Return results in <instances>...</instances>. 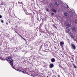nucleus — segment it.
Masks as SVG:
<instances>
[{"instance_id":"obj_1","label":"nucleus","mask_w":77,"mask_h":77,"mask_svg":"<svg viewBox=\"0 0 77 77\" xmlns=\"http://www.w3.org/2000/svg\"><path fill=\"white\" fill-rule=\"evenodd\" d=\"M10 63L12 68H13L14 69V66H13V62H12V60H11L10 61Z\"/></svg>"},{"instance_id":"obj_2","label":"nucleus","mask_w":77,"mask_h":77,"mask_svg":"<svg viewBox=\"0 0 77 77\" xmlns=\"http://www.w3.org/2000/svg\"><path fill=\"white\" fill-rule=\"evenodd\" d=\"M11 57H7L6 59V60L7 61H10V60H11Z\"/></svg>"},{"instance_id":"obj_3","label":"nucleus","mask_w":77,"mask_h":77,"mask_svg":"<svg viewBox=\"0 0 77 77\" xmlns=\"http://www.w3.org/2000/svg\"><path fill=\"white\" fill-rule=\"evenodd\" d=\"M72 45L73 47V48L74 50H75V48H76V47H75V46L73 44Z\"/></svg>"},{"instance_id":"obj_4","label":"nucleus","mask_w":77,"mask_h":77,"mask_svg":"<svg viewBox=\"0 0 77 77\" xmlns=\"http://www.w3.org/2000/svg\"><path fill=\"white\" fill-rule=\"evenodd\" d=\"M55 61V59L54 58H53L51 59V61L52 62H54Z\"/></svg>"},{"instance_id":"obj_5","label":"nucleus","mask_w":77,"mask_h":77,"mask_svg":"<svg viewBox=\"0 0 77 77\" xmlns=\"http://www.w3.org/2000/svg\"><path fill=\"white\" fill-rule=\"evenodd\" d=\"M50 66V68H53L54 67V65L53 64H51Z\"/></svg>"},{"instance_id":"obj_6","label":"nucleus","mask_w":77,"mask_h":77,"mask_svg":"<svg viewBox=\"0 0 77 77\" xmlns=\"http://www.w3.org/2000/svg\"><path fill=\"white\" fill-rule=\"evenodd\" d=\"M50 7L51 8H53V4L50 3Z\"/></svg>"},{"instance_id":"obj_7","label":"nucleus","mask_w":77,"mask_h":77,"mask_svg":"<svg viewBox=\"0 0 77 77\" xmlns=\"http://www.w3.org/2000/svg\"><path fill=\"white\" fill-rule=\"evenodd\" d=\"M60 45L61 46H62V45H64V42H61L60 43Z\"/></svg>"},{"instance_id":"obj_8","label":"nucleus","mask_w":77,"mask_h":77,"mask_svg":"<svg viewBox=\"0 0 77 77\" xmlns=\"http://www.w3.org/2000/svg\"><path fill=\"white\" fill-rule=\"evenodd\" d=\"M55 3L57 6H59V2H55Z\"/></svg>"},{"instance_id":"obj_9","label":"nucleus","mask_w":77,"mask_h":77,"mask_svg":"<svg viewBox=\"0 0 77 77\" xmlns=\"http://www.w3.org/2000/svg\"><path fill=\"white\" fill-rule=\"evenodd\" d=\"M67 26L68 27H71V25L69 23H68L67 24Z\"/></svg>"},{"instance_id":"obj_10","label":"nucleus","mask_w":77,"mask_h":77,"mask_svg":"<svg viewBox=\"0 0 77 77\" xmlns=\"http://www.w3.org/2000/svg\"><path fill=\"white\" fill-rule=\"evenodd\" d=\"M72 29L74 31H75V27H72Z\"/></svg>"},{"instance_id":"obj_11","label":"nucleus","mask_w":77,"mask_h":77,"mask_svg":"<svg viewBox=\"0 0 77 77\" xmlns=\"http://www.w3.org/2000/svg\"><path fill=\"white\" fill-rule=\"evenodd\" d=\"M52 11H53V12H56V10L54 9H52Z\"/></svg>"},{"instance_id":"obj_12","label":"nucleus","mask_w":77,"mask_h":77,"mask_svg":"<svg viewBox=\"0 0 77 77\" xmlns=\"http://www.w3.org/2000/svg\"><path fill=\"white\" fill-rule=\"evenodd\" d=\"M29 75H31L32 77H34V75H32V74H28Z\"/></svg>"},{"instance_id":"obj_13","label":"nucleus","mask_w":77,"mask_h":77,"mask_svg":"<svg viewBox=\"0 0 77 77\" xmlns=\"http://www.w3.org/2000/svg\"><path fill=\"white\" fill-rule=\"evenodd\" d=\"M66 29L67 30H68V31L69 30V27H66Z\"/></svg>"},{"instance_id":"obj_14","label":"nucleus","mask_w":77,"mask_h":77,"mask_svg":"<svg viewBox=\"0 0 77 77\" xmlns=\"http://www.w3.org/2000/svg\"><path fill=\"white\" fill-rule=\"evenodd\" d=\"M18 3L20 4H22V3L21 2V1H20Z\"/></svg>"},{"instance_id":"obj_15","label":"nucleus","mask_w":77,"mask_h":77,"mask_svg":"<svg viewBox=\"0 0 77 77\" xmlns=\"http://www.w3.org/2000/svg\"><path fill=\"white\" fill-rule=\"evenodd\" d=\"M64 15H65V16H66L68 15V14H67V13H64Z\"/></svg>"},{"instance_id":"obj_16","label":"nucleus","mask_w":77,"mask_h":77,"mask_svg":"<svg viewBox=\"0 0 77 77\" xmlns=\"http://www.w3.org/2000/svg\"><path fill=\"white\" fill-rule=\"evenodd\" d=\"M22 72H23V73H26V71L24 70V71H23Z\"/></svg>"},{"instance_id":"obj_17","label":"nucleus","mask_w":77,"mask_h":77,"mask_svg":"<svg viewBox=\"0 0 77 77\" xmlns=\"http://www.w3.org/2000/svg\"><path fill=\"white\" fill-rule=\"evenodd\" d=\"M17 71H19V72H21V70L20 69H17Z\"/></svg>"},{"instance_id":"obj_18","label":"nucleus","mask_w":77,"mask_h":77,"mask_svg":"<svg viewBox=\"0 0 77 77\" xmlns=\"http://www.w3.org/2000/svg\"><path fill=\"white\" fill-rule=\"evenodd\" d=\"M71 37L72 38H74V37L73 36V35H71Z\"/></svg>"},{"instance_id":"obj_19","label":"nucleus","mask_w":77,"mask_h":77,"mask_svg":"<svg viewBox=\"0 0 77 77\" xmlns=\"http://www.w3.org/2000/svg\"><path fill=\"white\" fill-rule=\"evenodd\" d=\"M1 22L2 23H3V22H4V21L3 20H1Z\"/></svg>"},{"instance_id":"obj_20","label":"nucleus","mask_w":77,"mask_h":77,"mask_svg":"<svg viewBox=\"0 0 77 77\" xmlns=\"http://www.w3.org/2000/svg\"><path fill=\"white\" fill-rule=\"evenodd\" d=\"M54 27H55V28H56V29H57V27H56V26H55L54 25Z\"/></svg>"},{"instance_id":"obj_21","label":"nucleus","mask_w":77,"mask_h":77,"mask_svg":"<svg viewBox=\"0 0 77 77\" xmlns=\"http://www.w3.org/2000/svg\"><path fill=\"white\" fill-rule=\"evenodd\" d=\"M46 10L47 11H49V10L48 9V8H46Z\"/></svg>"},{"instance_id":"obj_22","label":"nucleus","mask_w":77,"mask_h":77,"mask_svg":"<svg viewBox=\"0 0 77 77\" xmlns=\"http://www.w3.org/2000/svg\"><path fill=\"white\" fill-rule=\"evenodd\" d=\"M74 68H76V66H75V65H74Z\"/></svg>"},{"instance_id":"obj_23","label":"nucleus","mask_w":77,"mask_h":77,"mask_svg":"<svg viewBox=\"0 0 77 77\" xmlns=\"http://www.w3.org/2000/svg\"><path fill=\"white\" fill-rule=\"evenodd\" d=\"M2 16L0 15V18H2Z\"/></svg>"},{"instance_id":"obj_24","label":"nucleus","mask_w":77,"mask_h":77,"mask_svg":"<svg viewBox=\"0 0 77 77\" xmlns=\"http://www.w3.org/2000/svg\"><path fill=\"white\" fill-rule=\"evenodd\" d=\"M51 15H54V13H51Z\"/></svg>"},{"instance_id":"obj_25","label":"nucleus","mask_w":77,"mask_h":77,"mask_svg":"<svg viewBox=\"0 0 77 77\" xmlns=\"http://www.w3.org/2000/svg\"><path fill=\"white\" fill-rule=\"evenodd\" d=\"M17 34H18V35H19V36H21V35H20L19 34H18V33L17 32Z\"/></svg>"},{"instance_id":"obj_26","label":"nucleus","mask_w":77,"mask_h":77,"mask_svg":"<svg viewBox=\"0 0 77 77\" xmlns=\"http://www.w3.org/2000/svg\"><path fill=\"white\" fill-rule=\"evenodd\" d=\"M22 38L23 39H24V40H26L24 39V38H23V37H22Z\"/></svg>"},{"instance_id":"obj_27","label":"nucleus","mask_w":77,"mask_h":77,"mask_svg":"<svg viewBox=\"0 0 77 77\" xmlns=\"http://www.w3.org/2000/svg\"><path fill=\"white\" fill-rule=\"evenodd\" d=\"M76 40H77V37L76 38Z\"/></svg>"},{"instance_id":"obj_28","label":"nucleus","mask_w":77,"mask_h":77,"mask_svg":"<svg viewBox=\"0 0 77 77\" xmlns=\"http://www.w3.org/2000/svg\"><path fill=\"white\" fill-rule=\"evenodd\" d=\"M69 34H71V32H69Z\"/></svg>"},{"instance_id":"obj_29","label":"nucleus","mask_w":77,"mask_h":77,"mask_svg":"<svg viewBox=\"0 0 77 77\" xmlns=\"http://www.w3.org/2000/svg\"><path fill=\"white\" fill-rule=\"evenodd\" d=\"M67 8H68V6H67Z\"/></svg>"},{"instance_id":"obj_30","label":"nucleus","mask_w":77,"mask_h":77,"mask_svg":"<svg viewBox=\"0 0 77 77\" xmlns=\"http://www.w3.org/2000/svg\"><path fill=\"white\" fill-rule=\"evenodd\" d=\"M7 24H8V23H7Z\"/></svg>"},{"instance_id":"obj_31","label":"nucleus","mask_w":77,"mask_h":77,"mask_svg":"<svg viewBox=\"0 0 77 77\" xmlns=\"http://www.w3.org/2000/svg\"><path fill=\"white\" fill-rule=\"evenodd\" d=\"M44 63H45V62H44Z\"/></svg>"}]
</instances>
